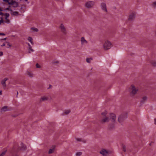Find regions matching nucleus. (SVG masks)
I'll return each instance as SVG.
<instances>
[{
	"instance_id": "obj_1",
	"label": "nucleus",
	"mask_w": 156,
	"mask_h": 156,
	"mask_svg": "<svg viewBox=\"0 0 156 156\" xmlns=\"http://www.w3.org/2000/svg\"><path fill=\"white\" fill-rule=\"evenodd\" d=\"M102 117L101 121L103 122H108L109 120V117L112 122H114L116 119V116L115 114L111 113L110 114L109 116L107 115L106 112H104L101 113Z\"/></svg>"
},
{
	"instance_id": "obj_2",
	"label": "nucleus",
	"mask_w": 156,
	"mask_h": 156,
	"mask_svg": "<svg viewBox=\"0 0 156 156\" xmlns=\"http://www.w3.org/2000/svg\"><path fill=\"white\" fill-rule=\"evenodd\" d=\"M130 95L131 97H133L138 90V89L133 85H132L129 88Z\"/></svg>"
},
{
	"instance_id": "obj_3",
	"label": "nucleus",
	"mask_w": 156,
	"mask_h": 156,
	"mask_svg": "<svg viewBox=\"0 0 156 156\" xmlns=\"http://www.w3.org/2000/svg\"><path fill=\"white\" fill-rule=\"evenodd\" d=\"M112 46V43L108 41H105L103 45L104 48L105 50L110 49Z\"/></svg>"
},
{
	"instance_id": "obj_4",
	"label": "nucleus",
	"mask_w": 156,
	"mask_h": 156,
	"mask_svg": "<svg viewBox=\"0 0 156 156\" xmlns=\"http://www.w3.org/2000/svg\"><path fill=\"white\" fill-rule=\"evenodd\" d=\"M127 117V114L126 113L121 114L118 118V121L120 123L122 122Z\"/></svg>"
},
{
	"instance_id": "obj_5",
	"label": "nucleus",
	"mask_w": 156,
	"mask_h": 156,
	"mask_svg": "<svg viewBox=\"0 0 156 156\" xmlns=\"http://www.w3.org/2000/svg\"><path fill=\"white\" fill-rule=\"evenodd\" d=\"M11 5H9V7L8 8H6L5 10L6 11L7 10H9L10 11V14L12 16H17L19 15V12H18L16 11H13L12 9H11Z\"/></svg>"
},
{
	"instance_id": "obj_6",
	"label": "nucleus",
	"mask_w": 156,
	"mask_h": 156,
	"mask_svg": "<svg viewBox=\"0 0 156 156\" xmlns=\"http://www.w3.org/2000/svg\"><path fill=\"white\" fill-rule=\"evenodd\" d=\"M9 5H11V9L13 7L15 8L18 7L19 5L18 2H16V1H13V0H11L10 1V2L9 3Z\"/></svg>"
},
{
	"instance_id": "obj_7",
	"label": "nucleus",
	"mask_w": 156,
	"mask_h": 156,
	"mask_svg": "<svg viewBox=\"0 0 156 156\" xmlns=\"http://www.w3.org/2000/svg\"><path fill=\"white\" fill-rule=\"evenodd\" d=\"M94 4L93 1H89L86 2L85 5V7L87 8L90 9L92 8Z\"/></svg>"
},
{
	"instance_id": "obj_8",
	"label": "nucleus",
	"mask_w": 156,
	"mask_h": 156,
	"mask_svg": "<svg viewBox=\"0 0 156 156\" xmlns=\"http://www.w3.org/2000/svg\"><path fill=\"white\" fill-rule=\"evenodd\" d=\"M8 80L7 78H5L1 81V83L2 87L4 89H5L6 87V84L5 83L6 81Z\"/></svg>"
},
{
	"instance_id": "obj_9",
	"label": "nucleus",
	"mask_w": 156,
	"mask_h": 156,
	"mask_svg": "<svg viewBox=\"0 0 156 156\" xmlns=\"http://www.w3.org/2000/svg\"><path fill=\"white\" fill-rule=\"evenodd\" d=\"M100 152L103 156H108V152L104 149H102Z\"/></svg>"
},
{
	"instance_id": "obj_10",
	"label": "nucleus",
	"mask_w": 156,
	"mask_h": 156,
	"mask_svg": "<svg viewBox=\"0 0 156 156\" xmlns=\"http://www.w3.org/2000/svg\"><path fill=\"white\" fill-rule=\"evenodd\" d=\"M135 13L134 12L131 13L129 16L128 20L130 21H132L134 20L135 17Z\"/></svg>"
},
{
	"instance_id": "obj_11",
	"label": "nucleus",
	"mask_w": 156,
	"mask_h": 156,
	"mask_svg": "<svg viewBox=\"0 0 156 156\" xmlns=\"http://www.w3.org/2000/svg\"><path fill=\"white\" fill-rule=\"evenodd\" d=\"M101 7L102 9L104 11L107 12V9L106 4L105 3H102L101 4Z\"/></svg>"
},
{
	"instance_id": "obj_12",
	"label": "nucleus",
	"mask_w": 156,
	"mask_h": 156,
	"mask_svg": "<svg viewBox=\"0 0 156 156\" xmlns=\"http://www.w3.org/2000/svg\"><path fill=\"white\" fill-rule=\"evenodd\" d=\"M147 100V97L146 96H144L142 97L141 101L140 103L141 104H144L145 103Z\"/></svg>"
},
{
	"instance_id": "obj_13",
	"label": "nucleus",
	"mask_w": 156,
	"mask_h": 156,
	"mask_svg": "<svg viewBox=\"0 0 156 156\" xmlns=\"http://www.w3.org/2000/svg\"><path fill=\"white\" fill-rule=\"evenodd\" d=\"M62 32L64 34H66V30L63 24H62L60 27Z\"/></svg>"
},
{
	"instance_id": "obj_14",
	"label": "nucleus",
	"mask_w": 156,
	"mask_h": 156,
	"mask_svg": "<svg viewBox=\"0 0 156 156\" xmlns=\"http://www.w3.org/2000/svg\"><path fill=\"white\" fill-rule=\"evenodd\" d=\"M81 41L82 44L87 43V41L85 40L84 38L83 37H81Z\"/></svg>"
},
{
	"instance_id": "obj_15",
	"label": "nucleus",
	"mask_w": 156,
	"mask_h": 156,
	"mask_svg": "<svg viewBox=\"0 0 156 156\" xmlns=\"http://www.w3.org/2000/svg\"><path fill=\"white\" fill-rule=\"evenodd\" d=\"M9 110V109L8 108L7 106H4L2 109V111L4 112H6Z\"/></svg>"
},
{
	"instance_id": "obj_16",
	"label": "nucleus",
	"mask_w": 156,
	"mask_h": 156,
	"mask_svg": "<svg viewBox=\"0 0 156 156\" xmlns=\"http://www.w3.org/2000/svg\"><path fill=\"white\" fill-rule=\"evenodd\" d=\"M48 98L46 97L43 96L40 99V101H46L48 100Z\"/></svg>"
},
{
	"instance_id": "obj_17",
	"label": "nucleus",
	"mask_w": 156,
	"mask_h": 156,
	"mask_svg": "<svg viewBox=\"0 0 156 156\" xmlns=\"http://www.w3.org/2000/svg\"><path fill=\"white\" fill-rule=\"evenodd\" d=\"M27 75L29 77H32L33 76V74L28 71H27L26 73Z\"/></svg>"
},
{
	"instance_id": "obj_18",
	"label": "nucleus",
	"mask_w": 156,
	"mask_h": 156,
	"mask_svg": "<svg viewBox=\"0 0 156 156\" xmlns=\"http://www.w3.org/2000/svg\"><path fill=\"white\" fill-rule=\"evenodd\" d=\"M76 140L78 141L82 142L83 143H86V141L85 140H82L81 138H76Z\"/></svg>"
},
{
	"instance_id": "obj_19",
	"label": "nucleus",
	"mask_w": 156,
	"mask_h": 156,
	"mask_svg": "<svg viewBox=\"0 0 156 156\" xmlns=\"http://www.w3.org/2000/svg\"><path fill=\"white\" fill-rule=\"evenodd\" d=\"M27 40L31 43L33 45L34 44V43L32 41L33 39L32 37H29L28 38Z\"/></svg>"
},
{
	"instance_id": "obj_20",
	"label": "nucleus",
	"mask_w": 156,
	"mask_h": 156,
	"mask_svg": "<svg viewBox=\"0 0 156 156\" xmlns=\"http://www.w3.org/2000/svg\"><path fill=\"white\" fill-rule=\"evenodd\" d=\"M151 62L153 66L156 67V61L152 60Z\"/></svg>"
},
{
	"instance_id": "obj_21",
	"label": "nucleus",
	"mask_w": 156,
	"mask_h": 156,
	"mask_svg": "<svg viewBox=\"0 0 156 156\" xmlns=\"http://www.w3.org/2000/svg\"><path fill=\"white\" fill-rule=\"evenodd\" d=\"M21 149L23 150L26 149V146L24 145L23 144V143L21 144Z\"/></svg>"
},
{
	"instance_id": "obj_22",
	"label": "nucleus",
	"mask_w": 156,
	"mask_h": 156,
	"mask_svg": "<svg viewBox=\"0 0 156 156\" xmlns=\"http://www.w3.org/2000/svg\"><path fill=\"white\" fill-rule=\"evenodd\" d=\"M34 50L32 49V47H30L29 48V53H30L31 52H34Z\"/></svg>"
},
{
	"instance_id": "obj_23",
	"label": "nucleus",
	"mask_w": 156,
	"mask_h": 156,
	"mask_svg": "<svg viewBox=\"0 0 156 156\" xmlns=\"http://www.w3.org/2000/svg\"><path fill=\"white\" fill-rule=\"evenodd\" d=\"M31 29L36 32H37L38 31V29L36 28L31 27Z\"/></svg>"
},
{
	"instance_id": "obj_24",
	"label": "nucleus",
	"mask_w": 156,
	"mask_h": 156,
	"mask_svg": "<svg viewBox=\"0 0 156 156\" xmlns=\"http://www.w3.org/2000/svg\"><path fill=\"white\" fill-rule=\"evenodd\" d=\"M82 154V152H79L76 153V156H80Z\"/></svg>"
},
{
	"instance_id": "obj_25",
	"label": "nucleus",
	"mask_w": 156,
	"mask_h": 156,
	"mask_svg": "<svg viewBox=\"0 0 156 156\" xmlns=\"http://www.w3.org/2000/svg\"><path fill=\"white\" fill-rule=\"evenodd\" d=\"M11 0H3V1L6 2L8 3L9 5V3L10 2V1H11Z\"/></svg>"
},
{
	"instance_id": "obj_26",
	"label": "nucleus",
	"mask_w": 156,
	"mask_h": 156,
	"mask_svg": "<svg viewBox=\"0 0 156 156\" xmlns=\"http://www.w3.org/2000/svg\"><path fill=\"white\" fill-rule=\"evenodd\" d=\"M70 112V111L69 110H67L66 111L64 112V114H65L67 115L69 114Z\"/></svg>"
},
{
	"instance_id": "obj_27",
	"label": "nucleus",
	"mask_w": 156,
	"mask_h": 156,
	"mask_svg": "<svg viewBox=\"0 0 156 156\" xmlns=\"http://www.w3.org/2000/svg\"><path fill=\"white\" fill-rule=\"evenodd\" d=\"M54 149H50L48 151V153L50 154H51L54 151Z\"/></svg>"
},
{
	"instance_id": "obj_28",
	"label": "nucleus",
	"mask_w": 156,
	"mask_h": 156,
	"mask_svg": "<svg viewBox=\"0 0 156 156\" xmlns=\"http://www.w3.org/2000/svg\"><path fill=\"white\" fill-rule=\"evenodd\" d=\"M91 60H92V58H87L86 59V61L87 62L90 63Z\"/></svg>"
},
{
	"instance_id": "obj_29",
	"label": "nucleus",
	"mask_w": 156,
	"mask_h": 156,
	"mask_svg": "<svg viewBox=\"0 0 156 156\" xmlns=\"http://www.w3.org/2000/svg\"><path fill=\"white\" fill-rule=\"evenodd\" d=\"M122 149H123V150L124 152H126V147L124 145H122Z\"/></svg>"
},
{
	"instance_id": "obj_30",
	"label": "nucleus",
	"mask_w": 156,
	"mask_h": 156,
	"mask_svg": "<svg viewBox=\"0 0 156 156\" xmlns=\"http://www.w3.org/2000/svg\"><path fill=\"white\" fill-rule=\"evenodd\" d=\"M152 5L153 7H156V2H154Z\"/></svg>"
},
{
	"instance_id": "obj_31",
	"label": "nucleus",
	"mask_w": 156,
	"mask_h": 156,
	"mask_svg": "<svg viewBox=\"0 0 156 156\" xmlns=\"http://www.w3.org/2000/svg\"><path fill=\"white\" fill-rule=\"evenodd\" d=\"M0 18L1 19L0 20V25H1L2 23L4 22V21L2 19V17H1Z\"/></svg>"
},
{
	"instance_id": "obj_32",
	"label": "nucleus",
	"mask_w": 156,
	"mask_h": 156,
	"mask_svg": "<svg viewBox=\"0 0 156 156\" xmlns=\"http://www.w3.org/2000/svg\"><path fill=\"white\" fill-rule=\"evenodd\" d=\"M5 16L7 18L9 16V14L8 13H5Z\"/></svg>"
},
{
	"instance_id": "obj_33",
	"label": "nucleus",
	"mask_w": 156,
	"mask_h": 156,
	"mask_svg": "<svg viewBox=\"0 0 156 156\" xmlns=\"http://www.w3.org/2000/svg\"><path fill=\"white\" fill-rule=\"evenodd\" d=\"M5 154V152H2L1 154H0V155L1 156H3V155H4Z\"/></svg>"
},
{
	"instance_id": "obj_34",
	"label": "nucleus",
	"mask_w": 156,
	"mask_h": 156,
	"mask_svg": "<svg viewBox=\"0 0 156 156\" xmlns=\"http://www.w3.org/2000/svg\"><path fill=\"white\" fill-rule=\"evenodd\" d=\"M36 67L37 68H40V66H39L38 64L37 63L36 64Z\"/></svg>"
},
{
	"instance_id": "obj_35",
	"label": "nucleus",
	"mask_w": 156,
	"mask_h": 156,
	"mask_svg": "<svg viewBox=\"0 0 156 156\" xmlns=\"http://www.w3.org/2000/svg\"><path fill=\"white\" fill-rule=\"evenodd\" d=\"M3 55V52L2 51L0 52V56H1Z\"/></svg>"
},
{
	"instance_id": "obj_36",
	"label": "nucleus",
	"mask_w": 156,
	"mask_h": 156,
	"mask_svg": "<svg viewBox=\"0 0 156 156\" xmlns=\"http://www.w3.org/2000/svg\"><path fill=\"white\" fill-rule=\"evenodd\" d=\"M7 45L9 46L7 48H9L10 47H11L12 45L11 44H9V43H8L7 44Z\"/></svg>"
},
{
	"instance_id": "obj_37",
	"label": "nucleus",
	"mask_w": 156,
	"mask_h": 156,
	"mask_svg": "<svg viewBox=\"0 0 156 156\" xmlns=\"http://www.w3.org/2000/svg\"><path fill=\"white\" fill-rule=\"evenodd\" d=\"M5 22L6 23H9V20H6V21H5Z\"/></svg>"
},
{
	"instance_id": "obj_38",
	"label": "nucleus",
	"mask_w": 156,
	"mask_h": 156,
	"mask_svg": "<svg viewBox=\"0 0 156 156\" xmlns=\"http://www.w3.org/2000/svg\"><path fill=\"white\" fill-rule=\"evenodd\" d=\"M5 34L4 33H0V35H5Z\"/></svg>"
},
{
	"instance_id": "obj_39",
	"label": "nucleus",
	"mask_w": 156,
	"mask_h": 156,
	"mask_svg": "<svg viewBox=\"0 0 156 156\" xmlns=\"http://www.w3.org/2000/svg\"><path fill=\"white\" fill-rule=\"evenodd\" d=\"M5 43H4L2 45H1V47L4 46L5 45Z\"/></svg>"
},
{
	"instance_id": "obj_40",
	"label": "nucleus",
	"mask_w": 156,
	"mask_h": 156,
	"mask_svg": "<svg viewBox=\"0 0 156 156\" xmlns=\"http://www.w3.org/2000/svg\"><path fill=\"white\" fill-rule=\"evenodd\" d=\"M59 63V62L58 61H56L55 62H53L54 63Z\"/></svg>"
},
{
	"instance_id": "obj_41",
	"label": "nucleus",
	"mask_w": 156,
	"mask_h": 156,
	"mask_svg": "<svg viewBox=\"0 0 156 156\" xmlns=\"http://www.w3.org/2000/svg\"><path fill=\"white\" fill-rule=\"evenodd\" d=\"M28 47H29V48L31 47V45H30V44L29 43H28Z\"/></svg>"
},
{
	"instance_id": "obj_42",
	"label": "nucleus",
	"mask_w": 156,
	"mask_h": 156,
	"mask_svg": "<svg viewBox=\"0 0 156 156\" xmlns=\"http://www.w3.org/2000/svg\"><path fill=\"white\" fill-rule=\"evenodd\" d=\"M3 14V13L1 12H0V15H2Z\"/></svg>"
},
{
	"instance_id": "obj_43",
	"label": "nucleus",
	"mask_w": 156,
	"mask_h": 156,
	"mask_svg": "<svg viewBox=\"0 0 156 156\" xmlns=\"http://www.w3.org/2000/svg\"><path fill=\"white\" fill-rule=\"evenodd\" d=\"M154 123L156 125V119H154Z\"/></svg>"
},
{
	"instance_id": "obj_44",
	"label": "nucleus",
	"mask_w": 156,
	"mask_h": 156,
	"mask_svg": "<svg viewBox=\"0 0 156 156\" xmlns=\"http://www.w3.org/2000/svg\"><path fill=\"white\" fill-rule=\"evenodd\" d=\"M2 94V91H0V95H1Z\"/></svg>"
},
{
	"instance_id": "obj_45",
	"label": "nucleus",
	"mask_w": 156,
	"mask_h": 156,
	"mask_svg": "<svg viewBox=\"0 0 156 156\" xmlns=\"http://www.w3.org/2000/svg\"><path fill=\"white\" fill-rule=\"evenodd\" d=\"M3 11L2 9L1 8H0V11Z\"/></svg>"
},
{
	"instance_id": "obj_46",
	"label": "nucleus",
	"mask_w": 156,
	"mask_h": 156,
	"mask_svg": "<svg viewBox=\"0 0 156 156\" xmlns=\"http://www.w3.org/2000/svg\"><path fill=\"white\" fill-rule=\"evenodd\" d=\"M18 92L17 91V95H16V97H17V95H18Z\"/></svg>"
},
{
	"instance_id": "obj_47",
	"label": "nucleus",
	"mask_w": 156,
	"mask_h": 156,
	"mask_svg": "<svg viewBox=\"0 0 156 156\" xmlns=\"http://www.w3.org/2000/svg\"><path fill=\"white\" fill-rule=\"evenodd\" d=\"M5 19L6 20H8V18H7V17H6L5 18Z\"/></svg>"
},
{
	"instance_id": "obj_48",
	"label": "nucleus",
	"mask_w": 156,
	"mask_h": 156,
	"mask_svg": "<svg viewBox=\"0 0 156 156\" xmlns=\"http://www.w3.org/2000/svg\"><path fill=\"white\" fill-rule=\"evenodd\" d=\"M6 39V38H5L4 39V40H5Z\"/></svg>"
},
{
	"instance_id": "obj_49",
	"label": "nucleus",
	"mask_w": 156,
	"mask_h": 156,
	"mask_svg": "<svg viewBox=\"0 0 156 156\" xmlns=\"http://www.w3.org/2000/svg\"><path fill=\"white\" fill-rule=\"evenodd\" d=\"M155 34L156 35V30L155 31Z\"/></svg>"
},
{
	"instance_id": "obj_50",
	"label": "nucleus",
	"mask_w": 156,
	"mask_h": 156,
	"mask_svg": "<svg viewBox=\"0 0 156 156\" xmlns=\"http://www.w3.org/2000/svg\"><path fill=\"white\" fill-rule=\"evenodd\" d=\"M28 0H25V1L26 2Z\"/></svg>"
}]
</instances>
